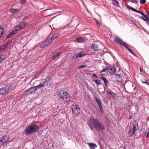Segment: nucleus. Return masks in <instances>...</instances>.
<instances>
[{
  "instance_id": "nucleus-23",
  "label": "nucleus",
  "mask_w": 149,
  "mask_h": 149,
  "mask_svg": "<svg viewBox=\"0 0 149 149\" xmlns=\"http://www.w3.org/2000/svg\"><path fill=\"white\" fill-rule=\"evenodd\" d=\"M95 99L96 102L98 104V106L99 107L100 106H102V103L100 100L96 97H95Z\"/></svg>"
},
{
  "instance_id": "nucleus-15",
  "label": "nucleus",
  "mask_w": 149,
  "mask_h": 149,
  "mask_svg": "<svg viewBox=\"0 0 149 149\" xmlns=\"http://www.w3.org/2000/svg\"><path fill=\"white\" fill-rule=\"evenodd\" d=\"M91 49L94 51H97L99 50L98 46L96 44H93L91 46Z\"/></svg>"
},
{
  "instance_id": "nucleus-50",
  "label": "nucleus",
  "mask_w": 149,
  "mask_h": 149,
  "mask_svg": "<svg viewBox=\"0 0 149 149\" xmlns=\"http://www.w3.org/2000/svg\"><path fill=\"white\" fill-rule=\"evenodd\" d=\"M109 68H108L106 66H105L104 68L105 69V71L106 70H107L108 71V70L109 69Z\"/></svg>"
},
{
  "instance_id": "nucleus-37",
  "label": "nucleus",
  "mask_w": 149,
  "mask_h": 149,
  "mask_svg": "<svg viewBox=\"0 0 149 149\" xmlns=\"http://www.w3.org/2000/svg\"><path fill=\"white\" fill-rule=\"evenodd\" d=\"M18 10L17 9H12L10 10V12L13 13H15Z\"/></svg>"
},
{
  "instance_id": "nucleus-63",
  "label": "nucleus",
  "mask_w": 149,
  "mask_h": 149,
  "mask_svg": "<svg viewBox=\"0 0 149 149\" xmlns=\"http://www.w3.org/2000/svg\"><path fill=\"white\" fill-rule=\"evenodd\" d=\"M147 14L148 15H149V11L147 12Z\"/></svg>"
},
{
  "instance_id": "nucleus-14",
  "label": "nucleus",
  "mask_w": 149,
  "mask_h": 149,
  "mask_svg": "<svg viewBox=\"0 0 149 149\" xmlns=\"http://www.w3.org/2000/svg\"><path fill=\"white\" fill-rule=\"evenodd\" d=\"M142 15L143 16H141L140 17L143 21L147 22H149V18L147 15L144 13Z\"/></svg>"
},
{
  "instance_id": "nucleus-4",
  "label": "nucleus",
  "mask_w": 149,
  "mask_h": 149,
  "mask_svg": "<svg viewBox=\"0 0 149 149\" xmlns=\"http://www.w3.org/2000/svg\"><path fill=\"white\" fill-rule=\"evenodd\" d=\"M72 112L74 114H78L80 113V109L79 105L76 104L73 105L71 107Z\"/></svg>"
},
{
  "instance_id": "nucleus-1",
  "label": "nucleus",
  "mask_w": 149,
  "mask_h": 149,
  "mask_svg": "<svg viewBox=\"0 0 149 149\" xmlns=\"http://www.w3.org/2000/svg\"><path fill=\"white\" fill-rule=\"evenodd\" d=\"M58 97L59 99H61L64 102H68L70 100V95L66 91L61 90L58 92Z\"/></svg>"
},
{
  "instance_id": "nucleus-31",
  "label": "nucleus",
  "mask_w": 149,
  "mask_h": 149,
  "mask_svg": "<svg viewBox=\"0 0 149 149\" xmlns=\"http://www.w3.org/2000/svg\"><path fill=\"white\" fill-rule=\"evenodd\" d=\"M6 57L2 55H0V63L5 60Z\"/></svg>"
},
{
  "instance_id": "nucleus-26",
  "label": "nucleus",
  "mask_w": 149,
  "mask_h": 149,
  "mask_svg": "<svg viewBox=\"0 0 149 149\" xmlns=\"http://www.w3.org/2000/svg\"><path fill=\"white\" fill-rule=\"evenodd\" d=\"M78 55L80 58H81L86 56V54L84 52H79Z\"/></svg>"
},
{
  "instance_id": "nucleus-27",
  "label": "nucleus",
  "mask_w": 149,
  "mask_h": 149,
  "mask_svg": "<svg viewBox=\"0 0 149 149\" xmlns=\"http://www.w3.org/2000/svg\"><path fill=\"white\" fill-rule=\"evenodd\" d=\"M52 41L49 38H48L44 42L45 44H47L48 45L50 43L52 42Z\"/></svg>"
},
{
  "instance_id": "nucleus-28",
  "label": "nucleus",
  "mask_w": 149,
  "mask_h": 149,
  "mask_svg": "<svg viewBox=\"0 0 149 149\" xmlns=\"http://www.w3.org/2000/svg\"><path fill=\"white\" fill-rule=\"evenodd\" d=\"M46 84L44 83L43 82L42 83H40V84L37 86V87L38 89L40 88L41 87H44Z\"/></svg>"
},
{
  "instance_id": "nucleus-42",
  "label": "nucleus",
  "mask_w": 149,
  "mask_h": 149,
  "mask_svg": "<svg viewBox=\"0 0 149 149\" xmlns=\"http://www.w3.org/2000/svg\"><path fill=\"white\" fill-rule=\"evenodd\" d=\"M86 65H81L78 68L79 69H81V68H86Z\"/></svg>"
},
{
  "instance_id": "nucleus-17",
  "label": "nucleus",
  "mask_w": 149,
  "mask_h": 149,
  "mask_svg": "<svg viewBox=\"0 0 149 149\" xmlns=\"http://www.w3.org/2000/svg\"><path fill=\"white\" fill-rule=\"evenodd\" d=\"M60 54L59 52H55L53 56V58L55 59H57L59 58Z\"/></svg>"
},
{
  "instance_id": "nucleus-60",
  "label": "nucleus",
  "mask_w": 149,
  "mask_h": 149,
  "mask_svg": "<svg viewBox=\"0 0 149 149\" xmlns=\"http://www.w3.org/2000/svg\"><path fill=\"white\" fill-rule=\"evenodd\" d=\"M68 25H69V24H68L66 26H65L64 27V28H67L68 26Z\"/></svg>"
},
{
  "instance_id": "nucleus-18",
  "label": "nucleus",
  "mask_w": 149,
  "mask_h": 149,
  "mask_svg": "<svg viewBox=\"0 0 149 149\" xmlns=\"http://www.w3.org/2000/svg\"><path fill=\"white\" fill-rule=\"evenodd\" d=\"M10 137L8 136H5L2 137L1 139H3L4 143H6L8 141Z\"/></svg>"
},
{
  "instance_id": "nucleus-44",
  "label": "nucleus",
  "mask_w": 149,
  "mask_h": 149,
  "mask_svg": "<svg viewBox=\"0 0 149 149\" xmlns=\"http://www.w3.org/2000/svg\"><path fill=\"white\" fill-rule=\"evenodd\" d=\"M100 78L102 79L104 81V82L105 81V80H107V79L104 77L103 76L102 77L101 76L100 77Z\"/></svg>"
},
{
  "instance_id": "nucleus-59",
  "label": "nucleus",
  "mask_w": 149,
  "mask_h": 149,
  "mask_svg": "<svg viewBox=\"0 0 149 149\" xmlns=\"http://www.w3.org/2000/svg\"><path fill=\"white\" fill-rule=\"evenodd\" d=\"M53 83L52 82H51L49 84V86H52L53 85Z\"/></svg>"
},
{
  "instance_id": "nucleus-7",
  "label": "nucleus",
  "mask_w": 149,
  "mask_h": 149,
  "mask_svg": "<svg viewBox=\"0 0 149 149\" xmlns=\"http://www.w3.org/2000/svg\"><path fill=\"white\" fill-rule=\"evenodd\" d=\"M89 121L94 127L99 122L97 118H94L93 116L91 117Z\"/></svg>"
},
{
  "instance_id": "nucleus-30",
  "label": "nucleus",
  "mask_w": 149,
  "mask_h": 149,
  "mask_svg": "<svg viewBox=\"0 0 149 149\" xmlns=\"http://www.w3.org/2000/svg\"><path fill=\"white\" fill-rule=\"evenodd\" d=\"M79 56L78 54H76L73 56H72L71 58V59L72 60H74L77 59Z\"/></svg>"
},
{
  "instance_id": "nucleus-5",
  "label": "nucleus",
  "mask_w": 149,
  "mask_h": 149,
  "mask_svg": "<svg viewBox=\"0 0 149 149\" xmlns=\"http://www.w3.org/2000/svg\"><path fill=\"white\" fill-rule=\"evenodd\" d=\"M95 128L97 130L100 131L101 130H104L105 127L103 123L99 122L95 126Z\"/></svg>"
},
{
  "instance_id": "nucleus-9",
  "label": "nucleus",
  "mask_w": 149,
  "mask_h": 149,
  "mask_svg": "<svg viewBox=\"0 0 149 149\" xmlns=\"http://www.w3.org/2000/svg\"><path fill=\"white\" fill-rule=\"evenodd\" d=\"M27 23L25 21H23L20 24L18 25H17V28H18L19 30H20L24 28L26 26Z\"/></svg>"
},
{
  "instance_id": "nucleus-32",
  "label": "nucleus",
  "mask_w": 149,
  "mask_h": 149,
  "mask_svg": "<svg viewBox=\"0 0 149 149\" xmlns=\"http://www.w3.org/2000/svg\"><path fill=\"white\" fill-rule=\"evenodd\" d=\"M113 1V4L116 6H119V4L118 2L116 0H112Z\"/></svg>"
},
{
  "instance_id": "nucleus-11",
  "label": "nucleus",
  "mask_w": 149,
  "mask_h": 149,
  "mask_svg": "<svg viewBox=\"0 0 149 149\" xmlns=\"http://www.w3.org/2000/svg\"><path fill=\"white\" fill-rule=\"evenodd\" d=\"M114 78L118 82H120L122 80V76H121L120 74H114Z\"/></svg>"
},
{
  "instance_id": "nucleus-34",
  "label": "nucleus",
  "mask_w": 149,
  "mask_h": 149,
  "mask_svg": "<svg viewBox=\"0 0 149 149\" xmlns=\"http://www.w3.org/2000/svg\"><path fill=\"white\" fill-rule=\"evenodd\" d=\"M107 93L109 94L112 97H115L116 95V94L113 92H109L108 91H107Z\"/></svg>"
},
{
  "instance_id": "nucleus-29",
  "label": "nucleus",
  "mask_w": 149,
  "mask_h": 149,
  "mask_svg": "<svg viewBox=\"0 0 149 149\" xmlns=\"http://www.w3.org/2000/svg\"><path fill=\"white\" fill-rule=\"evenodd\" d=\"M12 42V40H9L7 41V42L5 43H4L5 45L6 46V47L10 45Z\"/></svg>"
},
{
  "instance_id": "nucleus-49",
  "label": "nucleus",
  "mask_w": 149,
  "mask_h": 149,
  "mask_svg": "<svg viewBox=\"0 0 149 149\" xmlns=\"http://www.w3.org/2000/svg\"><path fill=\"white\" fill-rule=\"evenodd\" d=\"M127 8L129 9L130 10H131L132 8V7H131L130 6H129L127 5Z\"/></svg>"
},
{
  "instance_id": "nucleus-35",
  "label": "nucleus",
  "mask_w": 149,
  "mask_h": 149,
  "mask_svg": "<svg viewBox=\"0 0 149 149\" xmlns=\"http://www.w3.org/2000/svg\"><path fill=\"white\" fill-rule=\"evenodd\" d=\"M47 45V44H45L44 42L42 44L40 45V47L41 48H44Z\"/></svg>"
},
{
  "instance_id": "nucleus-8",
  "label": "nucleus",
  "mask_w": 149,
  "mask_h": 149,
  "mask_svg": "<svg viewBox=\"0 0 149 149\" xmlns=\"http://www.w3.org/2000/svg\"><path fill=\"white\" fill-rule=\"evenodd\" d=\"M33 133H35L37 132L39 129V127L35 124H33L30 125Z\"/></svg>"
},
{
  "instance_id": "nucleus-10",
  "label": "nucleus",
  "mask_w": 149,
  "mask_h": 149,
  "mask_svg": "<svg viewBox=\"0 0 149 149\" xmlns=\"http://www.w3.org/2000/svg\"><path fill=\"white\" fill-rule=\"evenodd\" d=\"M25 134L26 135L31 134L33 133L30 125L26 128L25 130Z\"/></svg>"
},
{
  "instance_id": "nucleus-51",
  "label": "nucleus",
  "mask_w": 149,
  "mask_h": 149,
  "mask_svg": "<svg viewBox=\"0 0 149 149\" xmlns=\"http://www.w3.org/2000/svg\"><path fill=\"white\" fill-rule=\"evenodd\" d=\"M141 130H143V133H145L146 132L145 131V129L144 128H143V127L142 128H141Z\"/></svg>"
},
{
  "instance_id": "nucleus-48",
  "label": "nucleus",
  "mask_w": 149,
  "mask_h": 149,
  "mask_svg": "<svg viewBox=\"0 0 149 149\" xmlns=\"http://www.w3.org/2000/svg\"><path fill=\"white\" fill-rule=\"evenodd\" d=\"M137 0H132L131 1L132 3H137Z\"/></svg>"
},
{
  "instance_id": "nucleus-62",
  "label": "nucleus",
  "mask_w": 149,
  "mask_h": 149,
  "mask_svg": "<svg viewBox=\"0 0 149 149\" xmlns=\"http://www.w3.org/2000/svg\"><path fill=\"white\" fill-rule=\"evenodd\" d=\"M132 118V116H130V117H129V119H131Z\"/></svg>"
},
{
  "instance_id": "nucleus-47",
  "label": "nucleus",
  "mask_w": 149,
  "mask_h": 149,
  "mask_svg": "<svg viewBox=\"0 0 149 149\" xmlns=\"http://www.w3.org/2000/svg\"><path fill=\"white\" fill-rule=\"evenodd\" d=\"M135 11L137 13H140L142 15L143 13L141 11H139V10H136V11Z\"/></svg>"
},
{
  "instance_id": "nucleus-24",
  "label": "nucleus",
  "mask_w": 149,
  "mask_h": 149,
  "mask_svg": "<svg viewBox=\"0 0 149 149\" xmlns=\"http://www.w3.org/2000/svg\"><path fill=\"white\" fill-rule=\"evenodd\" d=\"M4 31L3 27L2 26H0V38H1L3 34Z\"/></svg>"
},
{
  "instance_id": "nucleus-16",
  "label": "nucleus",
  "mask_w": 149,
  "mask_h": 149,
  "mask_svg": "<svg viewBox=\"0 0 149 149\" xmlns=\"http://www.w3.org/2000/svg\"><path fill=\"white\" fill-rule=\"evenodd\" d=\"M88 144L89 146L90 149H95V148L97 147V145L95 143H87Z\"/></svg>"
},
{
  "instance_id": "nucleus-2",
  "label": "nucleus",
  "mask_w": 149,
  "mask_h": 149,
  "mask_svg": "<svg viewBox=\"0 0 149 149\" xmlns=\"http://www.w3.org/2000/svg\"><path fill=\"white\" fill-rule=\"evenodd\" d=\"M133 126L132 130L130 131L128 134L130 137H131L134 135L135 132L136 127H138V122L136 120H135L133 122Z\"/></svg>"
},
{
  "instance_id": "nucleus-6",
  "label": "nucleus",
  "mask_w": 149,
  "mask_h": 149,
  "mask_svg": "<svg viewBox=\"0 0 149 149\" xmlns=\"http://www.w3.org/2000/svg\"><path fill=\"white\" fill-rule=\"evenodd\" d=\"M114 41L120 45H122L123 46L124 45H126V44L125 42H123L120 39L116 36H115V39Z\"/></svg>"
},
{
  "instance_id": "nucleus-25",
  "label": "nucleus",
  "mask_w": 149,
  "mask_h": 149,
  "mask_svg": "<svg viewBox=\"0 0 149 149\" xmlns=\"http://www.w3.org/2000/svg\"><path fill=\"white\" fill-rule=\"evenodd\" d=\"M124 47L126 49H127L132 55L136 56L135 54L132 52V50L130 49L127 45H124Z\"/></svg>"
},
{
  "instance_id": "nucleus-22",
  "label": "nucleus",
  "mask_w": 149,
  "mask_h": 149,
  "mask_svg": "<svg viewBox=\"0 0 149 149\" xmlns=\"http://www.w3.org/2000/svg\"><path fill=\"white\" fill-rule=\"evenodd\" d=\"M144 77V79L143 80V79H141V82L143 84H145L147 85H149V84L147 82V81L148 80V79L146 77Z\"/></svg>"
},
{
  "instance_id": "nucleus-46",
  "label": "nucleus",
  "mask_w": 149,
  "mask_h": 149,
  "mask_svg": "<svg viewBox=\"0 0 149 149\" xmlns=\"http://www.w3.org/2000/svg\"><path fill=\"white\" fill-rule=\"evenodd\" d=\"M104 83L105 86L107 87V86L108 83V80L107 79V80H105V81H104Z\"/></svg>"
},
{
  "instance_id": "nucleus-39",
  "label": "nucleus",
  "mask_w": 149,
  "mask_h": 149,
  "mask_svg": "<svg viewBox=\"0 0 149 149\" xmlns=\"http://www.w3.org/2000/svg\"><path fill=\"white\" fill-rule=\"evenodd\" d=\"M95 82L97 84H100L101 83V81L100 80H96L95 81Z\"/></svg>"
},
{
  "instance_id": "nucleus-3",
  "label": "nucleus",
  "mask_w": 149,
  "mask_h": 149,
  "mask_svg": "<svg viewBox=\"0 0 149 149\" xmlns=\"http://www.w3.org/2000/svg\"><path fill=\"white\" fill-rule=\"evenodd\" d=\"M11 88V86L8 85H6L4 88H0V95L7 94Z\"/></svg>"
},
{
  "instance_id": "nucleus-19",
  "label": "nucleus",
  "mask_w": 149,
  "mask_h": 149,
  "mask_svg": "<svg viewBox=\"0 0 149 149\" xmlns=\"http://www.w3.org/2000/svg\"><path fill=\"white\" fill-rule=\"evenodd\" d=\"M38 88L37 87V86H33L30 87L29 89L26 90V91L28 92V91H29L31 90H33V92H34L36 91Z\"/></svg>"
},
{
  "instance_id": "nucleus-55",
  "label": "nucleus",
  "mask_w": 149,
  "mask_h": 149,
  "mask_svg": "<svg viewBox=\"0 0 149 149\" xmlns=\"http://www.w3.org/2000/svg\"><path fill=\"white\" fill-rule=\"evenodd\" d=\"M88 125L89 126V127L91 129V130H93V129L92 127H91V125L89 124H88Z\"/></svg>"
},
{
  "instance_id": "nucleus-54",
  "label": "nucleus",
  "mask_w": 149,
  "mask_h": 149,
  "mask_svg": "<svg viewBox=\"0 0 149 149\" xmlns=\"http://www.w3.org/2000/svg\"><path fill=\"white\" fill-rule=\"evenodd\" d=\"M92 76L97 78L98 77V76H97L95 74H93Z\"/></svg>"
},
{
  "instance_id": "nucleus-41",
  "label": "nucleus",
  "mask_w": 149,
  "mask_h": 149,
  "mask_svg": "<svg viewBox=\"0 0 149 149\" xmlns=\"http://www.w3.org/2000/svg\"><path fill=\"white\" fill-rule=\"evenodd\" d=\"M99 107V108H100V112L102 113H103V112H104V111H103V109H102V105L100 106Z\"/></svg>"
},
{
  "instance_id": "nucleus-20",
  "label": "nucleus",
  "mask_w": 149,
  "mask_h": 149,
  "mask_svg": "<svg viewBox=\"0 0 149 149\" xmlns=\"http://www.w3.org/2000/svg\"><path fill=\"white\" fill-rule=\"evenodd\" d=\"M51 78V77L50 76H48L45 79V80L43 82L45 84H47V86H48L47 83L49 81Z\"/></svg>"
},
{
  "instance_id": "nucleus-53",
  "label": "nucleus",
  "mask_w": 149,
  "mask_h": 149,
  "mask_svg": "<svg viewBox=\"0 0 149 149\" xmlns=\"http://www.w3.org/2000/svg\"><path fill=\"white\" fill-rule=\"evenodd\" d=\"M146 137L148 138H149V132H148L147 133Z\"/></svg>"
},
{
  "instance_id": "nucleus-43",
  "label": "nucleus",
  "mask_w": 149,
  "mask_h": 149,
  "mask_svg": "<svg viewBox=\"0 0 149 149\" xmlns=\"http://www.w3.org/2000/svg\"><path fill=\"white\" fill-rule=\"evenodd\" d=\"M146 2V0H141L140 1V3L141 4H144Z\"/></svg>"
},
{
  "instance_id": "nucleus-36",
  "label": "nucleus",
  "mask_w": 149,
  "mask_h": 149,
  "mask_svg": "<svg viewBox=\"0 0 149 149\" xmlns=\"http://www.w3.org/2000/svg\"><path fill=\"white\" fill-rule=\"evenodd\" d=\"M84 39L82 37H79L77 39V41L79 42H81L83 41Z\"/></svg>"
},
{
  "instance_id": "nucleus-12",
  "label": "nucleus",
  "mask_w": 149,
  "mask_h": 149,
  "mask_svg": "<svg viewBox=\"0 0 149 149\" xmlns=\"http://www.w3.org/2000/svg\"><path fill=\"white\" fill-rule=\"evenodd\" d=\"M109 73L111 74H113L116 72V68L113 66H111L108 70Z\"/></svg>"
},
{
  "instance_id": "nucleus-21",
  "label": "nucleus",
  "mask_w": 149,
  "mask_h": 149,
  "mask_svg": "<svg viewBox=\"0 0 149 149\" xmlns=\"http://www.w3.org/2000/svg\"><path fill=\"white\" fill-rule=\"evenodd\" d=\"M18 30H19L17 28V26H16L15 28V29H13L12 31L10 33H11L12 35H13L15 34L16 33H17Z\"/></svg>"
},
{
  "instance_id": "nucleus-61",
  "label": "nucleus",
  "mask_w": 149,
  "mask_h": 149,
  "mask_svg": "<svg viewBox=\"0 0 149 149\" xmlns=\"http://www.w3.org/2000/svg\"><path fill=\"white\" fill-rule=\"evenodd\" d=\"M96 23L98 26H99L100 25V24H99L98 22H96Z\"/></svg>"
},
{
  "instance_id": "nucleus-45",
  "label": "nucleus",
  "mask_w": 149,
  "mask_h": 149,
  "mask_svg": "<svg viewBox=\"0 0 149 149\" xmlns=\"http://www.w3.org/2000/svg\"><path fill=\"white\" fill-rule=\"evenodd\" d=\"M12 36L11 33L10 32L6 36V38L7 39L8 38Z\"/></svg>"
},
{
  "instance_id": "nucleus-40",
  "label": "nucleus",
  "mask_w": 149,
  "mask_h": 149,
  "mask_svg": "<svg viewBox=\"0 0 149 149\" xmlns=\"http://www.w3.org/2000/svg\"><path fill=\"white\" fill-rule=\"evenodd\" d=\"M26 2V0H21L20 1V3L22 5L24 4V3H25Z\"/></svg>"
},
{
  "instance_id": "nucleus-57",
  "label": "nucleus",
  "mask_w": 149,
  "mask_h": 149,
  "mask_svg": "<svg viewBox=\"0 0 149 149\" xmlns=\"http://www.w3.org/2000/svg\"><path fill=\"white\" fill-rule=\"evenodd\" d=\"M131 10H132L133 11H136V9L132 7Z\"/></svg>"
},
{
  "instance_id": "nucleus-64",
  "label": "nucleus",
  "mask_w": 149,
  "mask_h": 149,
  "mask_svg": "<svg viewBox=\"0 0 149 149\" xmlns=\"http://www.w3.org/2000/svg\"><path fill=\"white\" fill-rule=\"evenodd\" d=\"M136 89V87H135L134 88V89H133V90H135Z\"/></svg>"
},
{
  "instance_id": "nucleus-38",
  "label": "nucleus",
  "mask_w": 149,
  "mask_h": 149,
  "mask_svg": "<svg viewBox=\"0 0 149 149\" xmlns=\"http://www.w3.org/2000/svg\"><path fill=\"white\" fill-rule=\"evenodd\" d=\"M4 142H3V139H0V146H1L4 143Z\"/></svg>"
},
{
  "instance_id": "nucleus-52",
  "label": "nucleus",
  "mask_w": 149,
  "mask_h": 149,
  "mask_svg": "<svg viewBox=\"0 0 149 149\" xmlns=\"http://www.w3.org/2000/svg\"><path fill=\"white\" fill-rule=\"evenodd\" d=\"M105 69L104 68V69L102 70H101L100 71V73H102V72H105Z\"/></svg>"
},
{
  "instance_id": "nucleus-56",
  "label": "nucleus",
  "mask_w": 149,
  "mask_h": 149,
  "mask_svg": "<svg viewBox=\"0 0 149 149\" xmlns=\"http://www.w3.org/2000/svg\"><path fill=\"white\" fill-rule=\"evenodd\" d=\"M29 92V91H28ZM29 94H31L32 93H33L34 92H33V91H29Z\"/></svg>"
},
{
  "instance_id": "nucleus-33",
  "label": "nucleus",
  "mask_w": 149,
  "mask_h": 149,
  "mask_svg": "<svg viewBox=\"0 0 149 149\" xmlns=\"http://www.w3.org/2000/svg\"><path fill=\"white\" fill-rule=\"evenodd\" d=\"M6 46L4 44L3 45H1L0 46V51L2 50H3L6 49Z\"/></svg>"
},
{
  "instance_id": "nucleus-58",
  "label": "nucleus",
  "mask_w": 149,
  "mask_h": 149,
  "mask_svg": "<svg viewBox=\"0 0 149 149\" xmlns=\"http://www.w3.org/2000/svg\"><path fill=\"white\" fill-rule=\"evenodd\" d=\"M70 27H68V31H70Z\"/></svg>"
},
{
  "instance_id": "nucleus-13",
  "label": "nucleus",
  "mask_w": 149,
  "mask_h": 149,
  "mask_svg": "<svg viewBox=\"0 0 149 149\" xmlns=\"http://www.w3.org/2000/svg\"><path fill=\"white\" fill-rule=\"evenodd\" d=\"M59 33L58 32H54L52 33V36L50 38L52 41L55 38L58 37L59 36Z\"/></svg>"
}]
</instances>
